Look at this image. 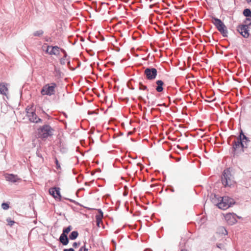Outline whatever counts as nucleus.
Listing matches in <instances>:
<instances>
[{"mask_svg":"<svg viewBox=\"0 0 251 251\" xmlns=\"http://www.w3.org/2000/svg\"><path fill=\"white\" fill-rule=\"evenodd\" d=\"M54 129L48 125H44L37 129V135L39 138L45 140L51 137L53 135Z\"/></svg>","mask_w":251,"mask_h":251,"instance_id":"nucleus-1","label":"nucleus"},{"mask_svg":"<svg viewBox=\"0 0 251 251\" xmlns=\"http://www.w3.org/2000/svg\"><path fill=\"white\" fill-rule=\"evenodd\" d=\"M220 199V201L218 203L217 206L221 209H226L234 203V200L228 197L225 196Z\"/></svg>","mask_w":251,"mask_h":251,"instance_id":"nucleus-2","label":"nucleus"},{"mask_svg":"<svg viewBox=\"0 0 251 251\" xmlns=\"http://www.w3.org/2000/svg\"><path fill=\"white\" fill-rule=\"evenodd\" d=\"M213 24L224 37L227 36L228 31L227 28L221 20L216 18H214Z\"/></svg>","mask_w":251,"mask_h":251,"instance_id":"nucleus-3","label":"nucleus"},{"mask_svg":"<svg viewBox=\"0 0 251 251\" xmlns=\"http://www.w3.org/2000/svg\"><path fill=\"white\" fill-rule=\"evenodd\" d=\"M56 84L54 82L45 85L42 88L41 93L43 96H51L55 94V88L56 87Z\"/></svg>","mask_w":251,"mask_h":251,"instance_id":"nucleus-4","label":"nucleus"},{"mask_svg":"<svg viewBox=\"0 0 251 251\" xmlns=\"http://www.w3.org/2000/svg\"><path fill=\"white\" fill-rule=\"evenodd\" d=\"M223 176L222 177V182L225 186L230 187L234 183L232 176L229 169H226L224 171Z\"/></svg>","mask_w":251,"mask_h":251,"instance_id":"nucleus-5","label":"nucleus"},{"mask_svg":"<svg viewBox=\"0 0 251 251\" xmlns=\"http://www.w3.org/2000/svg\"><path fill=\"white\" fill-rule=\"evenodd\" d=\"M237 30L244 38H248L250 35L249 25H239L237 27Z\"/></svg>","mask_w":251,"mask_h":251,"instance_id":"nucleus-6","label":"nucleus"},{"mask_svg":"<svg viewBox=\"0 0 251 251\" xmlns=\"http://www.w3.org/2000/svg\"><path fill=\"white\" fill-rule=\"evenodd\" d=\"M144 74L148 79H154L157 75V70L155 68H147Z\"/></svg>","mask_w":251,"mask_h":251,"instance_id":"nucleus-7","label":"nucleus"},{"mask_svg":"<svg viewBox=\"0 0 251 251\" xmlns=\"http://www.w3.org/2000/svg\"><path fill=\"white\" fill-rule=\"evenodd\" d=\"M239 218L234 213H229L225 216V218L227 223L230 225H232L237 222L236 218Z\"/></svg>","mask_w":251,"mask_h":251,"instance_id":"nucleus-8","label":"nucleus"},{"mask_svg":"<svg viewBox=\"0 0 251 251\" xmlns=\"http://www.w3.org/2000/svg\"><path fill=\"white\" fill-rule=\"evenodd\" d=\"M27 116L29 120L32 123H38L42 122V120L41 119L38 118L36 115V113L34 111L26 112Z\"/></svg>","mask_w":251,"mask_h":251,"instance_id":"nucleus-9","label":"nucleus"},{"mask_svg":"<svg viewBox=\"0 0 251 251\" xmlns=\"http://www.w3.org/2000/svg\"><path fill=\"white\" fill-rule=\"evenodd\" d=\"M233 148L234 149V153L236 154L241 153L244 151V147H242V143L241 141L239 140V138L237 139L236 141H235L234 144L233 145Z\"/></svg>","mask_w":251,"mask_h":251,"instance_id":"nucleus-10","label":"nucleus"},{"mask_svg":"<svg viewBox=\"0 0 251 251\" xmlns=\"http://www.w3.org/2000/svg\"><path fill=\"white\" fill-rule=\"evenodd\" d=\"M127 86L131 89H134L135 88L141 90V81H139L138 82H136L133 79H131L130 81L127 83Z\"/></svg>","mask_w":251,"mask_h":251,"instance_id":"nucleus-11","label":"nucleus"},{"mask_svg":"<svg viewBox=\"0 0 251 251\" xmlns=\"http://www.w3.org/2000/svg\"><path fill=\"white\" fill-rule=\"evenodd\" d=\"M49 193L55 199H59L60 200L61 196L60 192V188L59 187H53L50 188L49 189Z\"/></svg>","mask_w":251,"mask_h":251,"instance_id":"nucleus-12","label":"nucleus"},{"mask_svg":"<svg viewBox=\"0 0 251 251\" xmlns=\"http://www.w3.org/2000/svg\"><path fill=\"white\" fill-rule=\"evenodd\" d=\"M5 179L9 182L15 183L20 180L17 175L13 174H7L5 175Z\"/></svg>","mask_w":251,"mask_h":251,"instance_id":"nucleus-13","label":"nucleus"},{"mask_svg":"<svg viewBox=\"0 0 251 251\" xmlns=\"http://www.w3.org/2000/svg\"><path fill=\"white\" fill-rule=\"evenodd\" d=\"M239 140L241 141L242 147H244L245 148H247L248 145V143L250 141L247 137L243 133H241L240 135V138H239Z\"/></svg>","mask_w":251,"mask_h":251,"instance_id":"nucleus-14","label":"nucleus"},{"mask_svg":"<svg viewBox=\"0 0 251 251\" xmlns=\"http://www.w3.org/2000/svg\"><path fill=\"white\" fill-rule=\"evenodd\" d=\"M59 241L63 245H67L69 243V238L67 235L62 233L60 236Z\"/></svg>","mask_w":251,"mask_h":251,"instance_id":"nucleus-15","label":"nucleus"},{"mask_svg":"<svg viewBox=\"0 0 251 251\" xmlns=\"http://www.w3.org/2000/svg\"><path fill=\"white\" fill-rule=\"evenodd\" d=\"M60 52V48L57 46H51V50L48 52L50 55H58Z\"/></svg>","mask_w":251,"mask_h":251,"instance_id":"nucleus-16","label":"nucleus"},{"mask_svg":"<svg viewBox=\"0 0 251 251\" xmlns=\"http://www.w3.org/2000/svg\"><path fill=\"white\" fill-rule=\"evenodd\" d=\"M217 233L219 234L226 235L227 234V231L224 226H220L218 228Z\"/></svg>","mask_w":251,"mask_h":251,"instance_id":"nucleus-17","label":"nucleus"},{"mask_svg":"<svg viewBox=\"0 0 251 251\" xmlns=\"http://www.w3.org/2000/svg\"><path fill=\"white\" fill-rule=\"evenodd\" d=\"M156 84L157 85V87L156 88V90L157 92H160L163 91V82L162 80H157L156 81Z\"/></svg>","mask_w":251,"mask_h":251,"instance_id":"nucleus-18","label":"nucleus"},{"mask_svg":"<svg viewBox=\"0 0 251 251\" xmlns=\"http://www.w3.org/2000/svg\"><path fill=\"white\" fill-rule=\"evenodd\" d=\"M0 94L2 95H6V92L8 91V89L4 84H0Z\"/></svg>","mask_w":251,"mask_h":251,"instance_id":"nucleus-19","label":"nucleus"},{"mask_svg":"<svg viewBox=\"0 0 251 251\" xmlns=\"http://www.w3.org/2000/svg\"><path fill=\"white\" fill-rule=\"evenodd\" d=\"M78 235V233L77 231H73L69 235V238L71 240H74L77 237Z\"/></svg>","mask_w":251,"mask_h":251,"instance_id":"nucleus-20","label":"nucleus"},{"mask_svg":"<svg viewBox=\"0 0 251 251\" xmlns=\"http://www.w3.org/2000/svg\"><path fill=\"white\" fill-rule=\"evenodd\" d=\"M43 33H44V31L42 30H39L35 31L33 33V35L34 36L40 37V36H42L43 34Z\"/></svg>","mask_w":251,"mask_h":251,"instance_id":"nucleus-21","label":"nucleus"},{"mask_svg":"<svg viewBox=\"0 0 251 251\" xmlns=\"http://www.w3.org/2000/svg\"><path fill=\"white\" fill-rule=\"evenodd\" d=\"M71 229L72 226H69L63 229L62 233L67 235L71 230Z\"/></svg>","mask_w":251,"mask_h":251,"instance_id":"nucleus-22","label":"nucleus"},{"mask_svg":"<svg viewBox=\"0 0 251 251\" xmlns=\"http://www.w3.org/2000/svg\"><path fill=\"white\" fill-rule=\"evenodd\" d=\"M67 57H65V55H64L63 57L60 59V63L61 65H65L66 64L67 60L68 59Z\"/></svg>","mask_w":251,"mask_h":251,"instance_id":"nucleus-23","label":"nucleus"},{"mask_svg":"<svg viewBox=\"0 0 251 251\" xmlns=\"http://www.w3.org/2000/svg\"><path fill=\"white\" fill-rule=\"evenodd\" d=\"M1 207L3 210H7L9 208V205L7 202H3L1 204Z\"/></svg>","mask_w":251,"mask_h":251,"instance_id":"nucleus-24","label":"nucleus"},{"mask_svg":"<svg viewBox=\"0 0 251 251\" xmlns=\"http://www.w3.org/2000/svg\"><path fill=\"white\" fill-rule=\"evenodd\" d=\"M98 211L99 212V214L96 215V216L97 217H99V218H102L103 215V212H102V210L100 209H98Z\"/></svg>","mask_w":251,"mask_h":251,"instance_id":"nucleus-25","label":"nucleus"},{"mask_svg":"<svg viewBox=\"0 0 251 251\" xmlns=\"http://www.w3.org/2000/svg\"><path fill=\"white\" fill-rule=\"evenodd\" d=\"M6 221L8 223V225L10 226H12L15 223V222L13 220H12L10 218H7L6 219Z\"/></svg>","mask_w":251,"mask_h":251,"instance_id":"nucleus-26","label":"nucleus"},{"mask_svg":"<svg viewBox=\"0 0 251 251\" xmlns=\"http://www.w3.org/2000/svg\"><path fill=\"white\" fill-rule=\"evenodd\" d=\"M251 22V19L250 17H247L246 20L245 21V23L246 24V25H249V23Z\"/></svg>","mask_w":251,"mask_h":251,"instance_id":"nucleus-27","label":"nucleus"},{"mask_svg":"<svg viewBox=\"0 0 251 251\" xmlns=\"http://www.w3.org/2000/svg\"><path fill=\"white\" fill-rule=\"evenodd\" d=\"M102 219L96 216V222L98 226H99L100 223L102 221Z\"/></svg>","mask_w":251,"mask_h":251,"instance_id":"nucleus-28","label":"nucleus"},{"mask_svg":"<svg viewBox=\"0 0 251 251\" xmlns=\"http://www.w3.org/2000/svg\"><path fill=\"white\" fill-rule=\"evenodd\" d=\"M217 247L221 250H224L225 249V245L222 244H219L217 245Z\"/></svg>","mask_w":251,"mask_h":251,"instance_id":"nucleus-29","label":"nucleus"},{"mask_svg":"<svg viewBox=\"0 0 251 251\" xmlns=\"http://www.w3.org/2000/svg\"><path fill=\"white\" fill-rule=\"evenodd\" d=\"M88 249H87L84 245L79 249V251H88Z\"/></svg>","mask_w":251,"mask_h":251,"instance_id":"nucleus-30","label":"nucleus"},{"mask_svg":"<svg viewBox=\"0 0 251 251\" xmlns=\"http://www.w3.org/2000/svg\"><path fill=\"white\" fill-rule=\"evenodd\" d=\"M55 164H56V168L57 169H59L60 168V165L59 164L57 158H55Z\"/></svg>","mask_w":251,"mask_h":251,"instance_id":"nucleus-31","label":"nucleus"},{"mask_svg":"<svg viewBox=\"0 0 251 251\" xmlns=\"http://www.w3.org/2000/svg\"><path fill=\"white\" fill-rule=\"evenodd\" d=\"M60 50H61L64 53V55H65V57L68 56L67 52L64 49L60 48Z\"/></svg>","mask_w":251,"mask_h":251,"instance_id":"nucleus-32","label":"nucleus"},{"mask_svg":"<svg viewBox=\"0 0 251 251\" xmlns=\"http://www.w3.org/2000/svg\"><path fill=\"white\" fill-rule=\"evenodd\" d=\"M63 251H75L73 248L65 249Z\"/></svg>","mask_w":251,"mask_h":251,"instance_id":"nucleus-33","label":"nucleus"},{"mask_svg":"<svg viewBox=\"0 0 251 251\" xmlns=\"http://www.w3.org/2000/svg\"><path fill=\"white\" fill-rule=\"evenodd\" d=\"M45 40L46 42H50L51 41V38L50 37H46L45 38Z\"/></svg>","mask_w":251,"mask_h":251,"instance_id":"nucleus-34","label":"nucleus"},{"mask_svg":"<svg viewBox=\"0 0 251 251\" xmlns=\"http://www.w3.org/2000/svg\"><path fill=\"white\" fill-rule=\"evenodd\" d=\"M78 246V244L76 242H74L73 244V247L74 248H76Z\"/></svg>","mask_w":251,"mask_h":251,"instance_id":"nucleus-35","label":"nucleus"},{"mask_svg":"<svg viewBox=\"0 0 251 251\" xmlns=\"http://www.w3.org/2000/svg\"><path fill=\"white\" fill-rule=\"evenodd\" d=\"M50 48H51V46H48V47H47V50H46V51L47 52H48H48H50V51H49V49H50Z\"/></svg>","mask_w":251,"mask_h":251,"instance_id":"nucleus-36","label":"nucleus"},{"mask_svg":"<svg viewBox=\"0 0 251 251\" xmlns=\"http://www.w3.org/2000/svg\"><path fill=\"white\" fill-rule=\"evenodd\" d=\"M67 65H68V66L69 67H70V65H71L70 61L69 59H68V60H67Z\"/></svg>","mask_w":251,"mask_h":251,"instance_id":"nucleus-37","label":"nucleus"},{"mask_svg":"<svg viewBox=\"0 0 251 251\" xmlns=\"http://www.w3.org/2000/svg\"><path fill=\"white\" fill-rule=\"evenodd\" d=\"M37 154L38 156H39L40 157H42V155L39 152H37Z\"/></svg>","mask_w":251,"mask_h":251,"instance_id":"nucleus-38","label":"nucleus"},{"mask_svg":"<svg viewBox=\"0 0 251 251\" xmlns=\"http://www.w3.org/2000/svg\"><path fill=\"white\" fill-rule=\"evenodd\" d=\"M132 38H133V40H135V39H136V38H137V37H136V36H135V35H133V37H132Z\"/></svg>","mask_w":251,"mask_h":251,"instance_id":"nucleus-39","label":"nucleus"},{"mask_svg":"<svg viewBox=\"0 0 251 251\" xmlns=\"http://www.w3.org/2000/svg\"><path fill=\"white\" fill-rule=\"evenodd\" d=\"M248 2H251V0H247Z\"/></svg>","mask_w":251,"mask_h":251,"instance_id":"nucleus-40","label":"nucleus"},{"mask_svg":"<svg viewBox=\"0 0 251 251\" xmlns=\"http://www.w3.org/2000/svg\"><path fill=\"white\" fill-rule=\"evenodd\" d=\"M142 89H143V88H144V89H145L146 88L145 86H144L143 85H142Z\"/></svg>","mask_w":251,"mask_h":251,"instance_id":"nucleus-41","label":"nucleus"},{"mask_svg":"<svg viewBox=\"0 0 251 251\" xmlns=\"http://www.w3.org/2000/svg\"><path fill=\"white\" fill-rule=\"evenodd\" d=\"M137 165H138V166H140V165H141V164L140 163H138L137 164Z\"/></svg>","mask_w":251,"mask_h":251,"instance_id":"nucleus-42","label":"nucleus"},{"mask_svg":"<svg viewBox=\"0 0 251 251\" xmlns=\"http://www.w3.org/2000/svg\"><path fill=\"white\" fill-rule=\"evenodd\" d=\"M141 228V225L140 226V227L139 228V230H140Z\"/></svg>","mask_w":251,"mask_h":251,"instance_id":"nucleus-43","label":"nucleus"},{"mask_svg":"<svg viewBox=\"0 0 251 251\" xmlns=\"http://www.w3.org/2000/svg\"><path fill=\"white\" fill-rule=\"evenodd\" d=\"M139 106L141 108V105L139 104Z\"/></svg>","mask_w":251,"mask_h":251,"instance_id":"nucleus-44","label":"nucleus"},{"mask_svg":"<svg viewBox=\"0 0 251 251\" xmlns=\"http://www.w3.org/2000/svg\"><path fill=\"white\" fill-rule=\"evenodd\" d=\"M126 195H127V194H126V193H124V195H125V196H126Z\"/></svg>","mask_w":251,"mask_h":251,"instance_id":"nucleus-45","label":"nucleus"},{"mask_svg":"<svg viewBox=\"0 0 251 251\" xmlns=\"http://www.w3.org/2000/svg\"><path fill=\"white\" fill-rule=\"evenodd\" d=\"M139 99H141V97H140H140H139Z\"/></svg>","mask_w":251,"mask_h":251,"instance_id":"nucleus-46","label":"nucleus"},{"mask_svg":"<svg viewBox=\"0 0 251 251\" xmlns=\"http://www.w3.org/2000/svg\"><path fill=\"white\" fill-rule=\"evenodd\" d=\"M143 140H146V138H144Z\"/></svg>","mask_w":251,"mask_h":251,"instance_id":"nucleus-47","label":"nucleus"},{"mask_svg":"<svg viewBox=\"0 0 251 251\" xmlns=\"http://www.w3.org/2000/svg\"><path fill=\"white\" fill-rule=\"evenodd\" d=\"M136 56H138V54H135Z\"/></svg>","mask_w":251,"mask_h":251,"instance_id":"nucleus-48","label":"nucleus"}]
</instances>
